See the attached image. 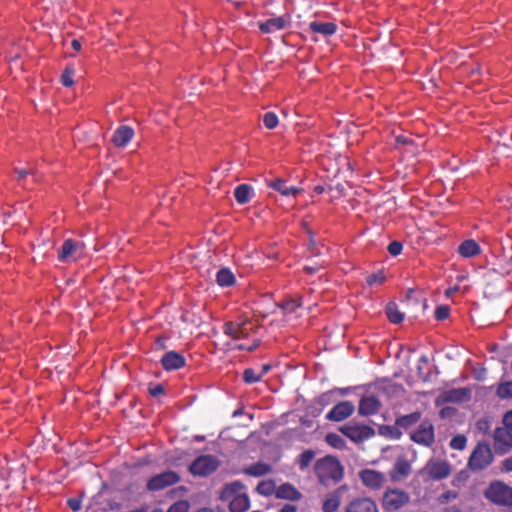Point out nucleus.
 Masks as SVG:
<instances>
[{"mask_svg":"<svg viewBox=\"0 0 512 512\" xmlns=\"http://www.w3.org/2000/svg\"><path fill=\"white\" fill-rule=\"evenodd\" d=\"M315 473L320 483L327 485L330 481L337 483L343 479L344 468L340 461L332 456L317 460Z\"/></svg>","mask_w":512,"mask_h":512,"instance_id":"obj_1","label":"nucleus"},{"mask_svg":"<svg viewBox=\"0 0 512 512\" xmlns=\"http://www.w3.org/2000/svg\"><path fill=\"white\" fill-rule=\"evenodd\" d=\"M243 485L238 482H232L223 488L220 498L229 501L230 512H245L250 507V500L246 493L242 492Z\"/></svg>","mask_w":512,"mask_h":512,"instance_id":"obj_2","label":"nucleus"},{"mask_svg":"<svg viewBox=\"0 0 512 512\" xmlns=\"http://www.w3.org/2000/svg\"><path fill=\"white\" fill-rule=\"evenodd\" d=\"M484 496L495 505L512 507V487L503 481H492L485 489Z\"/></svg>","mask_w":512,"mask_h":512,"instance_id":"obj_3","label":"nucleus"},{"mask_svg":"<svg viewBox=\"0 0 512 512\" xmlns=\"http://www.w3.org/2000/svg\"><path fill=\"white\" fill-rule=\"evenodd\" d=\"M493 460L490 445L486 442H478L468 459L467 466L472 472H480L489 467Z\"/></svg>","mask_w":512,"mask_h":512,"instance_id":"obj_4","label":"nucleus"},{"mask_svg":"<svg viewBox=\"0 0 512 512\" xmlns=\"http://www.w3.org/2000/svg\"><path fill=\"white\" fill-rule=\"evenodd\" d=\"M410 501L409 494L398 488L387 489L382 496L381 505L385 512H396Z\"/></svg>","mask_w":512,"mask_h":512,"instance_id":"obj_5","label":"nucleus"},{"mask_svg":"<svg viewBox=\"0 0 512 512\" xmlns=\"http://www.w3.org/2000/svg\"><path fill=\"white\" fill-rule=\"evenodd\" d=\"M86 245L82 241L65 239L58 250V260L62 263L75 262L84 257Z\"/></svg>","mask_w":512,"mask_h":512,"instance_id":"obj_6","label":"nucleus"},{"mask_svg":"<svg viewBox=\"0 0 512 512\" xmlns=\"http://www.w3.org/2000/svg\"><path fill=\"white\" fill-rule=\"evenodd\" d=\"M181 481L180 475L172 470H167L149 478L146 484V490L157 492L173 486Z\"/></svg>","mask_w":512,"mask_h":512,"instance_id":"obj_7","label":"nucleus"},{"mask_svg":"<svg viewBox=\"0 0 512 512\" xmlns=\"http://www.w3.org/2000/svg\"><path fill=\"white\" fill-rule=\"evenodd\" d=\"M220 465V461L213 455H202L197 457L189 466V471L195 476H208Z\"/></svg>","mask_w":512,"mask_h":512,"instance_id":"obj_8","label":"nucleus"},{"mask_svg":"<svg viewBox=\"0 0 512 512\" xmlns=\"http://www.w3.org/2000/svg\"><path fill=\"white\" fill-rule=\"evenodd\" d=\"M254 326L248 318L240 321H228L223 325V333L234 340L246 339L253 331Z\"/></svg>","mask_w":512,"mask_h":512,"instance_id":"obj_9","label":"nucleus"},{"mask_svg":"<svg viewBox=\"0 0 512 512\" xmlns=\"http://www.w3.org/2000/svg\"><path fill=\"white\" fill-rule=\"evenodd\" d=\"M342 434L355 443L363 442L374 435L373 428L367 425L349 423L340 428Z\"/></svg>","mask_w":512,"mask_h":512,"instance_id":"obj_10","label":"nucleus"},{"mask_svg":"<svg viewBox=\"0 0 512 512\" xmlns=\"http://www.w3.org/2000/svg\"><path fill=\"white\" fill-rule=\"evenodd\" d=\"M494 450L499 455H504L512 449V431L507 427H497L493 433Z\"/></svg>","mask_w":512,"mask_h":512,"instance_id":"obj_11","label":"nucleus"},{"mask_svg":"<svg viewBox=\"0 0 512 512\" xmlns=\"http://www.w3.org/2000/svg\"><path fill=\"white\" fill-rule=\"evenodd\" d=\"M410 438L417 444L424 445L426 447L431 446L434 443V427L428 420L423 421L418 428L411 433Z\"/></svg>","mask_w":512,"mask_h":512,"instance_id":"obj_12","label":"nucleus"},{"mask_svg":"<svg viewBox=\"0 0 512 512\" xmlns=\"http://www.w3.org/2000/svg\"><path fill=\"white\" fill-rule=\"evenodd\" d=\"M359 479L370 490H380L386 482L384 473L369 468L359 472Z\"/></svg>","mask_w":512,"mask_h":512,"instance_id":"obj_13","label":"nucleus"},{"mask_svg":"<svg viewBox=\"0 0 512 512\" xmlns=\"http://www.w3.org/2000/svg\"><path fill=\"white\" fill-rule=\"evenodd\" d=\"M412 472V466L405 455L398 456L388 475L392 482L406 479Z\"/></svg>","mask_w":512,"mask_h":512,"instance_id":"obj_14","label":"nucleus"},{"mask_svg":"<svg viewBox=\"0 0 512 512\" xmlns=\"http://www.w3.org/2000/svg\"><path fill=\"white\" fill-rule=\"evenodd\" d=\"M345 512H378V506L372 498L359 496L347 503Z\"/></svg>","mask_w":512,"mask_h":512,"instance_id":"obj_15","label":"nucleus"},{"mask_svg":"<svg viewBox=\"0 0 512 512\" xmlns=\"http://www.w3.org/2000/svg\"><path fill=\"white\" fill-rule=\"evenodd\" d=\"M428 476L433 480H442L451 474V466L447 461L431 460L426 465Z\"/></svg>","mask_w":512,"mask_h":512,"instance_id":"obj_16","label":"nucleus"},{"mask_svg":"<svg viewBox=\"0 0 512 512\" xmlns=\"http://www.w3.org/2000/svg\"><path fill=\"white\" fill-rule=\"evenodd\" d=\"M355 410L350 401H341L326 414V419L333 422H340L350 417Z\"/></svg>","mask_w":512,"mask_h":512,"instance_id":"obj_17","label":"nucleus"},{"mask_svg":"<svg viewBox=\"0 0 512 512\" xmlns=\"http://www.w3.org/2000/svg\"><path fill=\"white\" fill-rule=\"evenodd\" d=\"M160 363L164 370L173 371L183 368L186 365V359L179 352L168 351L161 357Z\"/></svg>","mask_w":512,"mask_h":512,"instance_id":"obj_18","label":"nucleus"},{"mask_svg":"<svg viewBox=\"0 0 512 512\" xmlns=\"http://www.w3.org/2000/svg\"><path fill=\"white\" fill-rule=\"evenodd\" d=\"M346 490V485L341 486L328 494L323 502V512H336L341 504V497Z\"/></svg>","mask_w":512,"mask_h":512,"instance_id":"obj_19","label":"nucleus"},{"mask_svg":"<svg viewBox=\"0 0 512 512\" xmlns=\"http://www.w3.org/2000/svg\"><path fill=\"white\" fill-rule=\"evenodd\" d=\"M134 130L128 125L119 126L113 136L112 143L119 148L125 147L133 138Z\"/></svg>","mask_w":512,"mask_h":512,"instance_id":"obj_20","label":"nucleus"},{"mask_svg":"<svg viewBox=\"0 0 512 512\" xmlns=\"http://www.w3.org/2000/svg\"><path fill=\"white\" fill-rule=\"evenodd\" d=\"M381 407L380 401L375 396H366L361 398L358 411L363 416L376 414Z\"/></svg>","mask_w":512,"mask_h":512,"instance_id":"obj_21","label":"nucleus"},{"mask_svg":"<svg viewBox=\"0 0 512 512\" xmlns=\"http://www.w3.org/2000/svg\"><path fill=\"white\" fill-rule=\"evenodd\" d=\"M276 498L290 501H299L302 498V494L292 484L284 483L277 487Z\"/></svg>","mask_w":512,"mask_h":512,"instance_id":"obj_22","label":"nucleus"},{"mask_svg":"<svg viewBox=\"0 0 512 512\" xmlns=\"http://www.w3.org/2000/svg\"><path fill=\"white\" fill-rule=\"evenodd\" d=\"M268 187L278 191L283 196H297L301 189L296 186H288L287 182L283 179L277 178L268 182Z\"/></svg>","mask_w":512,"mask_h":512,"instance_id":"obj_23","label":"nucleus"},{"mask_svg":"<svg viewBox=\"0 0 512 512\" xmlns=\"http://www.w3.org/2000/svg\"><path fill=\"white\" fill-rule=\"evenodd\" d=\"M286 20L284 17L279 16L275 18H270L263 23L259 24V29L263 33H273L279 30H282L286 27Z\"/></svg>","mask_w":512,"mask_h":512,"instance_id":"obj_24","label":"nucleus"},{"mask_svg":"<svg viewBox=\"0 0 512 512\" xmlns=\"http://www.w3.org/2000/svg\"><path fill=\"white\" fill-rule=\"evenodd\" d=\"M458 252L461 256L470 258L480 254L481 248L475 240L468 239L459 245Z\"/></svg>","mask_w":512,"mask_h":512,"instance_id":"obj_25","label":"nucleus"},{"mask_svg":"<svg viewBox=\"0 0 512 512\" xmlns=\"http://www.w3.org/2000/svg\"><path fill=\"white\" fill-rule=\"evenodd\" d=\"M309 28L314 33H319L324 36L333 35L337 30V25L334 22H318L312 21Z\"/></svg>","mask_w":512,"mask_h":512,"instance_id":"obj_26","label":"nucleus"},{"mask_svg":"<svg viewBox=\"0 0 512 512\" xmlns=\"http://www.w3.org/2000/svg\"><path fill=\"white\" fill-rule=\"evenodd\" d=\"M216 282L221 287H230L235 284L236 278L229 268H221L216 273Z\"/></svg>","mask_w":512,"mask_h":512,"instance_id":"obj_27","label":"nucleus"},{"mask_svg":"<svg viewBox=\"0 0 512 512\" xmlns=\"http://www.w3.org/2000/svg\"><path fill=\"white\" fill-rule=\"evenodd\" d=\"M421 419V413L419 411L412 412L407 415H402L396 418L395 424L397 427L407 429L416 423H418Z\"/></svg>","mask_w":512,"mask_h":512,"instance_id":"obj_28","label":"nucleus"},{"mask_svg":"<svg viewBox=\"0 0 512 512\" xmlns=\"http://www.w3.org/2000/svg\"><path fill=\"white\" fill-rule=\"evenodd\" d=\"M272 470L271 466L267 463L257 462L251 464L250 466L244 469V473L253 477H260L270 473Z\"/></svg>","mask_w":512,"mask_h":512,"instance_id":"obj_29","label":"nucleus"},{"mask_svg":"<svg viewBox=\"0 0 512 512\" xmlns=\"http://www.w3.org/2000/svg\"><path fill=\"white\" fill-rule=\"evenodd\" d=\"M252 187L248 184H240L234 190V197L238 204L244 205L250 201Z\"/></svg>","mask_w":512,"mask_h":512,"instance_id":"obj_30","label":"nucleus"},{"mask_svg":"<svg viewBox=\"0 0 512 512\" xmlns=\"http://www.w3.org/2000/svg\"><path fill=\"white\" fill-rule=\"evenodd\" d=\"M386 315L393 324H399L404 320V314L398 309L397 304L390 302L386 306Z\"/></svg>","mask_w":512,"mask_h":512,"instance_id":"obj_31","label":"nucleus"},{"mask_svg":"<svg viewBox=\"0 0 512 512\" xmlns=\"http://www.w3.org/2000/svg\"><path fill=\"white\" fill-rule=\"evenodd\" d=\"M276 490H277V487L273 480L261 481L258 483V485L256 487V491L260 495H263L266 497L271 496L273 494L276 496Z\"/></svg>","mask_w":512,"mask_h":512,"instance_id":"obj_32","label":"nucleus"},{"mask_svg":"<svg viewBox=\"0 0 512 512\" xmlns=\"http://www.w3.org/2000/svg\"><path fill=\"white\" fill-rule=\"evenodd\" d=\"M314 457H315V453L311 449H308V450H305L304 452H302L297 458V463L299 465V468L301 470L308 468L309 465L311 464L312 460L314 459Z\"/></svg>","mask_w":512,"mask_h":512,"instance_id":"obj_33","label":"nucleus"},{"mask_svg":"<svg viewBox=\"0 0 512 512\" xmlns=\"http://www.w3.org/2000/svg\"><path fill=\"white\" fill-rule=\"evenodd\" d=\"M325 440H326L327 444H329L330 446H332L334 448L342 449L345 447L344 439L336 433L327 434Z\"/></svg>","mask_w":512,"mask_h":512,"instance_id":"obj_34","label":"nucleus"},{"mask_svg":"<svg viewBox=\"0 0 512 512\" xmlns=\"http://www.w3.org/2000/svg\"><path fill=\"white\" fill-rule=\"evenodd\" d=\"M262 379V374L256 373L252 368H247L243 371V380L246 384H253Z\"/></svg>","mask_w":512,"mask_h":512,"instance_id":"obj_35","label":"nucleus"},{"mask_svg":"<svg viewBox=\"0 0 512 512\" xmlns=\"http://www.w3.org/2000/svg\"><path fill=\"white\" fill-rule=\"evenodd\" d=\"M497 395L502 399L512 398V381L499 384L497 388Z\"/></svg>","mask_w":512,"mask_h":512,"instance_id":"obj_36","label":"nucleus"},{"mask_svg":"<svg viewBox=\"0 0 512 512\" xmlns=\"http://www.w3.org/2000/svg\"><path fill=\"white\" fill-rule=\"evenodd\" d=\"M278 122V117L274 112H267L263 116V124L267 129L276 128Z\"/></svg>","mask_w":512,"mask_h":512,"instance_id":"obj_37","label":"nucleus"},{"mask_svg":"<svg viewBox=\"0 0 512 512\" xmlns=\"http://www.w3.org/2000/svg\"><path fill=\"white\" fill-rule=\"evenodd\" d=\"M467 438L465 435H456L450 441V447L455 450H463L466 447Z\"/></svg>","mask_w":512,"mask_h":512,"instance_id":"obj_38","label":"nucleus"},{"mask_svg":"<svg viewBox=\"0 0 512 512\" xmlns=\"http://www.w3.org/2000/svg\"><path fill=\"white\" fill-rule=\"evenodd\" d=\"M73 74L74 69L67 66L61 75V83L64 87H71L74 84Z\"/></svg>","mask_w":512,"mask_h":512,"instance_id":"obj_39","label":"nucleus"},{"mask_svg":"<svg viewBox=\"0 0 512 512\" xmlns=\"http://www.w3.org/2000/svg\"><path fill=\"white\" fill-rule=\"evenodd\" d=\"M190 509V503L187 500H179L173 503L167 510V512H188Z\"/></svg>","mask_w":512,"mask_h":512,"instance_id":"obj_40","label":"nucleus"},{"mask_svg":"<svg viewBox=\"0 0 512 512\" xmlns=\"http://www.w3.org/2000/svg\"><path fill=\"white\" fill-rule=\"evenodd\" d=\"M301 306H302L301 298H296V299L291 298V299L286 300L283 303L282 308L289 313H293L296 311L297 308H299Z\"/></svg>","mask_w":512,"mask_h":512,"instance_id":"obj_41","label":"nucleus"},{"mask_svg":"<svg viewBox=\"0 0 512 512\" xmlns=\"http://www.w3.org/2000/svg\"><path fill=\"white\" fill-rule=\"evenodd\" d=\"M450 315V308L447 305H439L436 307L434 316L438 321L446 320Z\"/></svg>","mask_w":512,"mask_h":512,"instance_id":"obj_42","label":"nucleus"},{"mask_svg":"<svg viewBox=\"0 0 512 512\" xmlns=\"http://www.w3.org/2000/svg\"><path fill=\"white\" fill-rule=\"evenodd\" d=\"M334 393H335V390H329L327 392L322 393L317 398V403L322 407L329 405L333 401Z\"/></svg>","mask_w":512,"mask_h":512,"instance_id":"obj_43","label":"nucleus"},{"mask_svg":"<svg viewBox=\"0 0 512 512\" xmlns=\"http://www.w3.org/2000/svg\"><path fill=\"white\" fill-rule=\"evenodd\" d=\"M385 278L386 277H385L384 273L380 271V272L368 275L366 278V282L370 286L375 285V284H382L385 281Z\"/></svg>","mask_w":512,"mask_h":512,"instance_id":"obj_44","label":"nucleus"},{"mask_svg":"<svg viewBox=\"0 0 512 512\" xmlns=\"http://www.w3.org/2000/svg\"><path fill=\"white\" fill-rule=\"evenodd\" d=\"M388 252L392 256H398L403 250V244L400 241H392L387 247Z\"/></svg>","mask_w":512,"mask_h":512,"instance_id":"obj_45","label":"nucleus"},{"mask_svg":"<svg viewBox=\"0 0 512 512\" xmlns=\"http://www.w3.org/2000/svg\"><path fill=\"white\" fill-rule=\"evenodd\" d=\"M148 392L152 397L157 398L165 394V388L162 384H150L148 387Z\"/></svg>","mask_w":512,"mask_h":512,"instance_id":"obj_46","label":"nucleus"},{"mask_svg":"<svg viewBox=\"0 0 512 512\" xmlns=\"http://www.w3.org/2000/svg\"><path fill=\"white\" fill-rule=\"evenodd\" d=\"M458 498V492L456 491H446L445 493H442L439 498H438V501L439 503L441 504H446L452 500H455Z\"/></svg>","mask_w":512,"mask_h":512,"instance_id":"obj_47","label":"nucleus"},{"mask_svg":"<svg viewBox=\"0 0 512 512\" xmlns=\"http://www.w3.org/2000/svg\"><path fill=\"white\" fill-rule=\"evenodd\" d=\"M81 500L78 498H69L67 500L68 507L73 511H79L81 509Z\"/></svg>","mask_w":512,"mask_h":512,"instance_id":"obj_48","label":"nucleus"},{"mask_svg":"<svg viewBox=\"0 0 512 512\" xmlns=\"http://www.w3.org/2000/svg\"><path fill=\"white\" fill-rule=\"evenodd\" d=\"M503 427H507L512 431V410L508 411L503 418Z\"/></svg>","mask_w":512,"mask_h":512,"instance_id":"obj_49","label":"nucleus"},{"mask_svg":"<svg viewBox=\"0 0 512 512\" xmlns=\"http://www.w3.org/2000/svg\"><path fill=\"white\" fill-rule=\"evenodd\" d=\"M261 344V340L258 338H255L250 345H247V351L253 352L256 350Z\"/></svg>","mask_w":512,"mask_h":512,"instance_id":"obj_50","label":"nucleus"},{"mask_svg":"<svg viewBox=\"0 0 512 512\" xmlns=\"http://www.w3.org/2000/svg\"><path fill=\"white\" fill-rule=\"evenodd\" d=\"M279 512H297V507L292 504H285Z\"/></svg>","mask_w":512,"mask_h":512,"instance_id":"obj_51","label":"nucleus"},{"mask_svg":"<svg viewBox=\"0 0 512 512\" xmlns=\"http://www.w3.org/2000/svg\"><path fill=\"white\" fill-rule=\"evenodd\" d=\"M503 468L507 472H512V456L503 461Z\"/></svg>","mask_w":512,"mask_h":512,"instance_id":"obj_52","label":"nucleus"},{"mask_svg":"<svg viewBox=\"0 0 512 512\" xmlns=\"http://www.w3.org/2000/svg\"><path fill=\"white\" fill-rule=\"evenodd\" d=\"M441 512H463L459 507L453 505L442 509Z\"/></svg>","mask_w":512,"mask_h":512,"instance_id":"obj_53","label":"nucleus"},{"mask_svg":"<svg viewBox=\"0 0 512 512\" xmlns=\"http://www.w3.org/2000/svg\"><path fill=\"white\" fill-rule=\"evenodd\" d=\"M319 270L317 266H305L304 271L308 274H314Z\"/></svg>","mask_w":512,"mask_h":512,"instance_id":"obj_54","label":"nucleus"},{"mask_svg":"<svg viewBox=\"0 0 512 512\" xmlns=\"http://www.w3.org/2000/svg\"><path fill=\"white\" fill-rule=\"evenodd\" d=\"M270 370H271V365L270 364H264V365L261 366V370H260L259 374H262V377H263Z\"/></svg>","mask_w":512,"mask_h":512,"instance_id":"obj_55","label":"nucleus"},{"mask_svg":"<svg viewBox=\"0 0 512 512\" xmlns=\"http://www.w3.org/2000/svg\"><path fill=\"white\" fill-rule=\"evenodd\" d=\"M71 46L75 51H79L81 49V43L77 39H73L71 42Z\"/></svg>","mask_w":512,"mask_h":512,"instance_id":"obj_56","label":"nucleus"},{"mask_svg":"<svg viewBox=\"0 0 512 512\" xmlns=\"http://www.w3.org/2000/svg\"><path fill=\"white\" fill-rule=\"evenodd\" d=\"M429 363V358L427 355H422L418 360V365H427Z\"/></svg>","mask_w":512,"mask_h":512,"instance_id":"obj_57","label":"nucleus"},{"mask_svg":"<svg viewBox=\"0 0 512 512\" xmlns=\"http://www.w3.org/2000/svg\"><path fill=\"white\" fill-rule=\"evenodd\" d=\"M324 191H325V188L322 185H317L314 187V192L316 194H322Z\"/></svg>","mask_w":512,"mask_h":512,"instance_id":"obj_58","label":"nucleus"},{"mask_svg":"<svg viewBox=\"0 0 512 512\" xmlns=\"http://www.w3.org/2000/svg\"><path fill=\"white\" fill-rule=\"evenodd\" d=\"M247 347H248V346H247L246 344H244V343L236 344V345L234 346V348H235V349H237V350H246V351H247Z\"/></svg>","mask_w":512,"mask_h":512,"instance_id":"obj_59","label":"nucleus"},{"mask_svg":"<svg viewBox=\"0 0 512 512\" xmlns=\"http://www.w3.org/2000/svg\"><path fill=\"white\" fill-rule=\"evenodd\" d=\"M417 370H418V374H419V376H420L423 380H427V376H424V375H423L422 365H417Z\"/></svg>","mask_w":512,"mask_h":512,"instance_id":"obj_60","label":"nucleus"},{"mask_svg":"<svg viewBox=\"0 0 512 512\" xmlns=\"http://www.w3.org/2000/svg\"><path fill=\"white\" fill-rule=\"evenodd\" d=\"M17 173H18V177H19L20 179L25 178V177H26V175H27V171H26V170H19V171H17Z\"/></svg>","mask_w":512,"mask_h":512,"instance_id":"obj_61","label":"nucleus"},{"mask_svg":"<svg viewBox=\"0 0 512 512\" xmlns=\"http://www.w3.org/2000/svg\"><path fill=\"white\" fill-rule=\"evenodd\" d=\"M303 227L306 229L307 233H308V234L310 235V237L312 238V231H311V229H309V228L307 227V224H306L305 222H303Z\"/></svg>","mask_w":512,"mask_h":512,"instance_id":"obj_62","label":"nucleus"},{"mask_svg":"<svg viewBox=\"0 0 512 512\" xmlns=\"http://www.w3.org/2000/svg\"><path fill=\"white\" fill-rule=\"evenodd\" d=\"M335 392H339V393H341L342 395H344V394H346V393H347V389H345V388L335 389Z\"/></svg>","mask_w":512,"mask_h":512,"instance_id":"obj_63","label":"nucleus"},{"mask_svg":"<svg viewBox=\"0 0 512 512\" xmlns=\"http://www.w3.org/2000/svg\"><path fill=\"white\" fill-rule=\"evenodd\" d=\"M228 2H231L233 3L234 5H236L237 7H239L241 5L240 1L239 0H227Z\"/></svg>","mask_w":512,"mask_h":512,"instance_id":"obj_64","label":"nucleus"}]
</instances>
